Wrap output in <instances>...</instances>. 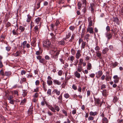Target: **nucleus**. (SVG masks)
Masks as SVG:
<instances>
[{
	"label": "nucleus",
	"instance_id": "nucleus-1",
	"mask_svg": "<svg viewBox=\"0 0 123 123\" xmlns=\"http://www.w3.org/2000/svg\"><path fill=\"white\" fill-rule=\"evenodd\" d=\"M43 44L44 47L49 48L50 47L51 43L48 40H44L43 41Z\"/></svg>",
	"mask_w": 123,
	"mask_h": 123
},
{
	"label": "nucleus",
	"instance_id": "nucleus-2",
	"mask_svg": "<svg viewBox=\"0 0 123 123\" xmlns=\"http://www.w3.org/2000/svg\"><path fill=\"white\" fill-rule=\"evenodd\" d=\"M105 36L108 40H109L112 37V34L109 32H107L105 33Z\"/></svg>",
	"mask_w": 123,
	"mask_h": 123
},
{
	"label": "nucleus",
	"instance_id": "nucleus-3",
	"mask_svg": "<svg viewBox=\"0 0 123 123\" xmlns=\"http://www.w3.org/2000/svg\"><path fill=\"white\" fill-rule=\"evenodd\" d=\"M18 31H19L18 30V28H17L16 30L14 29L12 31V34L14 35L18 36L20 34L19 32Z\"/></svg>",
	"mask_w": 123,
	"mask_h": 123
},
{
	"label": "nucleus",
	"instance_id": "nucleus-4",
	"mask_svg": "<svg viewBox=\"0 0 123 123\" xmlns=\"http://www.w3.org/2000/svg\"><path fill=\"white\" fill-rule=\"evenodd\" d=\"M37 40L36 38L33 37L32 38V41L31 43V45L35 47L36 46V43Z\"/></svg>",
	"mask_w": 123,
	"mask_h": 123
},
{
	"label": "nucleus",
	"instance_id": "nucleus-5",
	"mask_svg": "<svg viewBox=\"0 0 123 123\" xmlns=\"http://www.w3.org/2000/svg\"><path fill=\"white\" fill-rule=\"evenodd\" d=\"M88 26L89 27L92 26V25L93 21L91 17H88Z\"/></svg>",
	"mask_w": 123,
	"mask_h": 123
},
{
	"label": "nucleus",
	"instance_id": "nucleus-6",
	"mask_svg": "<svg viewBox=\"0 0 123 123\" xmlns=\"http://www.w3.org/2000/svg\"><path fill=\"white\" fill-rule=\"evenodd\" d=\"M109 72H106L107 75L105 76V79L106 81H109V80L111 79V77L109 75Z\"/></svg>",
	"mask_w": 123,
	"mask_h": 123
},
{
	"label": "nucleus",
	"instance_id": "nucleus-7",
	"mask_svg": "<svg viewBox=\"0 0 123 123\" xmlns=\"http://www.w3.org/2000/svg\"><path fill=\"white\" fill-rule=\"evenodd\" d=\"M81 53V51L80 50H78L77 51V52L76 55V58L77 59L79 58L81 56L80 54Z\"/></svg>",
	"mask_w": 123,
	"mask_h": 123
},
{
	"label": "nucleus",
	"instance_id": "nucleus-8",
	"mask_svg": "<svg viewBox=\"0 0 123 123\" xmlns=\"http://www.w3.org/2000/svg\"><path fill=\"white\" fill-rule=\"evenodd\" d=\"M38 25H36L34 27V31L36 33V34H38L39 31V30L38 28Z\"/></svg>",
	"mask_w": 123,
	"mask_h": 123
},
{
	"label": "nucleus",
	"instance_id": "nucleus-9",
	"mask_svg": "<svg viewBox=\"0 0 123 123\" xmlns=\"http://www.w3.org/2000/svg\"><path fill=\"white\" fill-rule=\"evenodd\" d=\"M96 55L99 59H102V54L101 52L99 51H97L96 52Z\"/></svg>",
	"mask_w": 123,
	"mask_h": 123
},
{
	"label": "nucleus",
	"instance_id": "nucleus-10",
	"mask_svg": "<svg viewBox=\"0 0 123 123\" xmlns=\"http://www.w3.org/2000/svg\"><path fill=\"white\" fill-rule=\"evenodd\" d=\"M113 78L114 79V82L115 83H117L119 80V78L118 77V76L117 75H115L114 76Z\"/></svg>",
	"mask_w": 123,
	"mask_h": 123
},
{
	"label": "nucleus",
	"instance_id": "nucleus-11",
	"mask_svg": "<svg viewBox=\"0 0 123 123\" xmlns=\"http://www.w3.org/2000/svg\"><path fill=\"white\" fill-rule=\"evenodd\" d=\"M53 82L55 85H60L61 84V82L58 80L56 79H54L53 80Z\"/></svg>",
	"mask_w": 123,
	"mask_h": 123
},
{
	"label": "nucleus",
	"instance_id": "nucleus-12",
	"mask_svg": "<svg viewBox=\"0 0 123 123\" xmlns=\"http://www.w3.org/2000/svg\"><path fill=\"white\" fill-rule=\"evenodd\" d=\"M74 75L75 76L78 78H79L81 77L80 74L78 72V71H75L74 72Z\"/></svg>",
	"mask_w": 123,
	"mask_h": 123
},
{
	"label": "nucleus",
	"instance_id": "nucleus-13",
	"mask_svg": "<svg viewBox=\"0 0 123 123\" xmlns=\"http://www.w3.org/2000/svg\"><path fill=\"white\" fill-rule=\"evenodd\" d=\"M83 70V67L82 66H78L77 68V71L78 72H80Z\"/></svg>",
	"mask_w": 123,
	"mask_h": 123
},
{
	"label": "nucleus",
	"instance_id": "nucleus-14",
	"mask_svg": "<svg viewBox=\"0 0 123 123\" xmlns=\"http://www.w3.org/2000/svg\"><path fill=\"white\" fill-rule=\"evenodd\" d=\"M21 51L20 50L17 51L16 53H14L13 54L14 56L15 57H17L20 56V55L21 54Z\"/></svg>",
	"mask_w": 123,
	"mask_h": 123
},
{
	"label": "nucleus",
	"instance_id": "nucleus-15",
	"mask_svg": "<svg viewBox=\"0 0 123 123\" xmlns=\"http://www.w3.org/2000/svg\"><path fill=\"white\" fill-rule=\"evenodd\" d=\"M92 68L91 64L90 62L88 63L87 66V70H90Z\"/></svg>",
	"mask_w": 123,
	"mask_h": 123
},
{
	"label": "nucleus",
	"instance_id": "nucleus-16",
	"mask_svg": "<svg viewBox=\"0 0 123 123\" xmlns=\"http://www.w3.org/2000/svg\"><path fill=\"white\" fill-rule=\"evenodd\" d=\"M39 62L43 65H45L46 64L47 62H46L45 60L43 58H42Z\"/></svg>",
	"mask_w": 123,
	"mask_h": 123
},
{
	"label": "nucleus",
	"instance_id": "nucleus-17",
	"mask_svg": "<svg viewBox=\"0 0 123 123\" xmlns=\"http://www.w3.org/2000/svg\"><path fill=\"white\" fill-rule=\"evenodd\" d=\"M108 120L107 118L104 117L102 119V123H108Z\"/></svg>",
	"mask_w": 123,
	"mask_h": 123
},
{
	"label": "nucleus",
	"instance_id": "nucleus-18",
	"mask_svg": "<svg viewBox=\"0 0 123 123\" xmlns=\"http://www.w3.org/2000/svg\"><path fill=\"white\" fill-rule=\"evenodd\" d=\"M27 19L26 21L27 22L29 23L30 22L31 19V17L29 14H28L27 15Z\"/></svg>",
	"mask_w": 123,
	"mask_h": 123
},
{
	"label": "nucleus",
	"instance_id": "nucleus-19",
	"mask_svg": "<svg viewBox=\"0 0 123 123\" xmlns=\"http://www.w3.org/2000/svg\"><path fill=\"white\" fill-rule=\"evenodd\" d=\"M53 92L55 93L58 96L60 95V91L56 89H54Z\"/></svg>",
	"mask_w": 123,
	"mask_h": 123
},
{
	"label": "nucleus",
	"instance_id": "nucleus-20",
	"mask_svg": "<svg viewBox=\"0 0 123 123\" xmlns=\"http://www.w3.org/2000/svg\"><path fill=\"white\" fill-rule=\"evenodd\" d=\"M109 49L107 48H105L103 49L102 51V53L103 54H105L108 51Z\"/></svg>",
	"mask_w": 123,
	"mask_h": 123
},
{
	"label": "nucleus",
	"instance_id": "nucleus-21",
	"mask_svg": "<svg viewBox=\"0 0 123 123\" xmlns=\"http://www.w3.org/2000/svg\"><path fill=\"white\" fill-rule=\"evenodd\" d=\"M74 57L73 56H70L68 59H69L71 61V63H72L73 62L74 60Z\"/></svg>",
	"mask_w": 123,
	"mask_h": 123
},
{
	"label": "nucleus",
	"instance_id": "nucleus-22",
	"mask_svg": "<svg viewBox=\"0 0 123 123\" xmlns=\"http://www.w3.org/2000/svg\"><path fill=\"white\" fill-rule=\"evenodd\" d=\"M97 114V112L96 111L93 112L92 111H90L89 113V114L91 116H95Z\"/></svg>",
	"mask_w": 123,
	"mask_h": 123
},
{
	"label": "nucleus",
	"instance_id": "nucleus-23",
	"mask_svg": "<svg viewBox=\"0 0 123 123\" xmlns=\"http://www.w3.org/2000/svg\"><path fill=\"white\" fill-rule=\"evenodd\" d=\"M58 99H59L58 102H59L61 103L62 102V94H61L60 95L58 98Z\"/></svg>",
	"mask_w": 123,
	"mask_h": 123
},
{
	"label": "nucleus",
	"instance_id": "nucleus-24",
	"mask_svg": "<svg viewBox=\"0 0 123 123\" xmlns=\"http://www.w3.org/2000/svg\"><path fill=\"white\" fill-rule=\"evenodd\" d=\"M11 74V73L10 71H6L5 72V75L7 76H9Z\"/></svg>",
	"mask_w": 123,
	"mask_h": 123
},
{
	"label": "nucleus",
	"instance_id": "nucleus-25",
	"mask_svg": "<svg viewBox=\"0 0 123 123\" xmlns=\"http://www.w3.org/2000/svg\"><path fill=\"white\" fill-rule=\"evenodd\" d=\"M49 108L50 110H51L53 112H56L55 109L53 107H52L51 106H49Z\"/></svg>",
	"mask_w": 123,
	"mask_h": 123
},
{
	"label": "nucleus",
	"instance_id": "nucleus-26",
	"mask_svg": "<svg viewBox=\"0 0 123 123\" xmlns=\"http://www.w3.org/2000/svg\"><path fill=\"white\" fill-rule=\"evenodd\" d=\"M95 102L98 105L100 102V100L98 98H94Z\"/></svg>",
	"mask_w": 123,
	"mask_h": 123
},
{
	"label": "nucleus",
	"instance_id": "nucleus-27",
	"mask_svg": "<svg viewBox=\"0 0 123 123\" xmlns=\"http://www.w3.org/2000/svg\"><path fill=\"white\" fill-rule=\"evenodd\" d=\"M26 43L27 41H24L21 44L22 45L21 46H22V47L24 49L25 48L26 46Z\"/></svg>",
	"mask_w": 123,
	"mask_h": 123
},
{
	"label": "nucleus",
	"instance_id": "nucleus-28",
	"mask_svg": "<svg viewBox=\"0 0 123 123\" xmlns=\"http://www.w3.org/2000/svg\"><path fill=\"white\" fill-rule=\"evenodd\" d=\"M113 21L115 22L116 23L118 24V23L119 19L117 18L113 17Z\"/></svg>",
	"mask_w": 123,
	"mask_h": 123
},
{
	"label": "nucleus",
	"instance_id": "nucleus-29",
	"mask_svg": "<svg viewBox=\"0 0 123 123\" xmlns=\"http://www.w3.org/2000/svg\"><path fill=\"white\" fill-rule=\"evenodd\" d=\"M93 29L92 27H89V28H88V29L87 30V31H89V32L90 33H93Z\"/></svg>",
	"mask_w": 123,
	"mask_h": 123
},
{
	"label": "nucleus",
	"instance_id": "nucleus-30",
	"mask_svg": "<svg viewBox=\"0 0 123 123\" xmlns=\"http://www.w3.org/2000/svg\"><path fill=\"white\" fill-rule=\"evenodd\" d=\"M41 20V18L39 17H38L35 20V21L37 24H38L39 22H40Z\"/></svg>",
	"mask_w": 123,
	"mask_h": 123
},
{
	"label": "nucleus",
	"instance_id": "nucleus-31",
	"mask_svg": "<svg viewBox=\"0 0 123 123\" xmlns=\"http://www.w3.org/2000/svg\"><path fill=\"white\" fill-rule=\"evenodd\" d=\"M71 34L70 32L69 31H68L66 32V38H68L70 37L71 36Z\"/></svg>",
	"mask_w": 123,
	"mask_h": 123
},
{
	"label": "nucleus",
	"instance_id": "nucleus-32",
	"mask_svg": "<svg viewBox=\"0 0 123 123\" xmlns=\"http://www.w3.org/2000/svg\"><path fill=\"white\" fill-rule=\"evenodd\" d=\"M47 83L49 86H50L52 85L53 82L51 80H47Z\"/></svg>",
	"mask_w": 123,
	"mask_h": 123
},
{
	"label": "nucleus",
	"instance_id": "nucleus-33",
	"mask_svg": "<svg viewBox=\"0 0 123 123\" xmlns=\"http://www.w3.org/2000/svg\"><path fill=\"white\" fill-rule=\"evenodd\" d=\"M26 99L24 98L23 100L21 101L20 104V105H24L25 103L26 102Z\"/></svg>",
	"mask_w": 123,
	"mask_h": 123
},
{
	"label": "nucleus",
	"instance_id": "nucleus-34",
	"mask_svg": "<svg viewBox=\"0 0 123 123\" xmlns=\"http://www.w3.org/2000/svg\"><path fill=\"white\" fill-rule=\"evenodd\" d=\"M42 51L41 52V50L37 51L35 53V54L37 55H40L42 54Z\"/></svg>",
	"mask_w": 123,
	"mask_h": 123
},
{
	"label": "nucleus",
	"instance_id": "nucleus-35",
	"mask_svg": "<svg viewBox=\"0 0 123 123\" xmlns=\"http://www.w3.org/2000/svg\"><path fill=\"white\" fill-rule=\"evenodd\" d=\"M65 43V42L64 40H62L59 42V44L61 45H64Z\"/></svg>",
	"mask_w": 123,
	"mask_h": 123
},
{
	"label": "nucleus",
	"instance_id": "nucleus-36",
	"mask_svg": "<svg viewBox=\"0 0 123 123\" xmlns=\"http://www.w3.org/2000/svg\"><path fill=\"white\" fill-rule=\"evenodd\" d=\"M85 31V28H83L82 29V33H81V37H83V36L84 35V33Z\"/></svg>",
	"mask_w": 123,
	"mask_h": 123
},
{
	"label": "nucleus",
	"instance_id": "nucleus-37",
	"mask_svg": "<svg viewBox=\"0 0 123 123\" xmlns=\"http://www.w3.org/2000/svg\"><path fill=\"white\" fill-rule=\"evenodd\" d=\"M19 29L21 30V32H23L25 30V28L24 27L22 26H20Z\"/></svg>",
	"mask_w": 123,
	"mask_h": 123
},
{
	"label": "nucleus",
	"instance_id": "nucleus-38",
	"mask_svg": "<svg viewBox=\"0 0 123 123\" xmlns=\"http://www.w3.org/2000/svg\"><path fill=\"white\" fill-rule=\"evenodd\" d=\"M103 96H106L107 95V91L106 90H104L103 91L102 93Z\"/></svg>",
	"mask_w": 123,
	"mask_h": 123
},
{
	"label": "nucleus",
	"instance_id": "nucleus-39",
	"mask_svg": "<svg viewBox=\"0 0 123 123\" xmlns=\"http://www.w3.org/2000/svg\"><path fill=\"white\" fill-rule=\"evenodd\" d=\"M103 74L102 71H99L98 72V75L99 77H100Z\"/></svg>",
	"mask_w": 123,
	"mask_h": 123
},
{
	"label": "nucleus",
	"instance_id": "nucleus-40",
	"mask_svg": "<svg viewBox=\"0 0 123 123\" xmlns=\"http://www.w3.org/2000/svg\"><path fill=\"white\" fill-rule=\"evenodd\" d=\"M5 73H4L3 70L1 69L0 71V75L3 76L5 75Z\"/></svg>",
	"mask_w": 123,
	"mask_h": 123
},
{
	"label": "nucleus",
	"instance_id": "nucleus-41",
	"mask_svg": "<svg viewBox=\"0 0 123 123\" xmlns=\"http://www.w3.org/2000/svg\"><path fill=\"white\" fill-rule=\"evenodd\" d=\"M41 2V1L40 0L38 1L37 3V9H38L40 7V4Z\"/></svg>",
	"mask_w": 123,
	"mask_h": 123
},
{
	"label": "nucleus",
	"instance_id": "nucleus-42",
	"mask_svg": "<svg viewBox=\"0 0 123 123\" xmlns=\"http://www.w3.org/2000/svg\"><path fill=\"white\" fill-rule=\"evenodd\" d=\"M64 97L66 98H69V95L68 93H66L64 94Z\"/></svg>",
	"mask_w": 123,
	"mask_h": 123
},
{
	"label": "nucleus",
	"instance_id": "nucleus-43",
	"mask_svg": "<svg viewBox=\"0 0 123 123\" xmlns=\"http://www.w3.org/2000/svg\"><path fill=\"white\" fill-rule=\"evenodd\" d=\"M118 100L116 96L114 97V99H113V102L115 103L117 102Z\"/></svg>",
	"mask_w": 123,
	"mask_h": 123
},
{
	"label": "nucleus",
	"instance_id": "nucleus-44",
	"mask_svg": "<svg viewBox=\"0 0 123 123\" xmlns=\"http://www.w3.org/2000/svg\"><path fill=\"white\" fill-rule=\"evenodd\" d=\"M9 101V103L10 104L12 105H14V104L15 102V100L13 99L10 100Z\"/></svg>",
	"mask_w": 123,
	"mask_h": 123
},
{
	"label": "nucleus",
	"instance_id": "nucleus-45",
	"mask_svg": "<svg viewBox=\"0 0 123 123\" xmlns=\"http://www.w3.org/2000/svg\"><path fill=\"white\" fill-rule=\"evenodd\" d=\"M86 45V42H83L82 44L81 48L82 49H84Z\"/></svg>",
	"mask_w": 123,
	"mask_h": 123
},
{
	"label": "nucleus",
	"instance_id": "nucleus-46",
	"mask_svg": "<svg viewBox=\"0 0 123 123\" xmlns=\"http://www.w3.org/2000/svg\"><path fill=\"white\" fill-rule=\"evenodd\" d=\"M39 87L38 86H37L36 87V88L34 89V91H33V92H38L39 91Z\"/></svg>",
	"mask_w": 123,
	"mask_h": 123
},
{
	"label": "nucleus",
	"instance_id": "nucleus-47",
	"mask_svg": "<svg viewBox=\"0 0 123 123\" xmlns=\"http://www.w3.org/2000/svg\"><path fill=\"white\" fill-rule=\"evenodd\" d=\"M54 107L55 110H56L57 111H59L60 110V108L59 106L57 105H55Z\"/></svg>",
	"mask_w": 123,
	"mask_h": 123
},
{
	"label": "nucleus",
	"instance_id": "nucleus-48",
	"mask_svg": "<svg viewBox=\"0 0 123 123\" xmlns=\"http://www.w3.org/2000/svg\"><path fill=\"white\" fill-rule=\"evenodd\" d=\"M51 89H49L47 91V94L49 95H51Z\"/></svg>",
	"mask_w": 123,
	"mask_h": 123
},
{
	"label": "nucleus",
	"instance_id": "nucleus-49",
	"mask_svg": "<svg viewBox=\"0 0 123 123\" xmlns=\"http://www.w3.org/2000/svg\"><path fill=\"white\" fill-rule=\"evenodd\" d=\"M42 86H43V89H45L46 87V83L43 81Z\"/></svg>",
	"mask_w": 123,
	"mask_h": 123
},
{
	"label": "nucleus",
	"instance_id": "nucleus-50",
	"mask_svg": "<svg viewBox=\"0 0 123 123\" xmlns=\"http://www.w3.org/2000/svg\"><path fill=\"white\" fill-rule=\"evenodd\" d=\"M36 58L37 59L39 60V62L40 61L41 59L42 58V56L40 55H38L37 56Z\"/></svg>",
	"mask_w": 123,
	"mask_h": 123
},
{
	"label": "nucleus",
	"instance_id": "nucleus-51",
	"mask_svg": "<svg viewBox=\"0 0 123 123\" xmlns=\"http://www.w3.org/2000/svg\"><path fill=\"white\" fill-rule=\"evenodd\" d=\"M13 96L11 95H9V96L8 97L7 99H8L10 101L11 100H12L13 99Z\"/></svg>",
	"mask_w": 123,
	"mask_h": 123
},
{
	"label": "nucleus",
	"instance_id": "nucleus-52",
	"mask_svg": "<svg viewBox=\"0 0 123 123\" xmlns=\"http://www.w3.org/2000/svg\"><path fill=\"white\" fill-rule=\"evenodd\" d=\"M83 58H81L79 60V63L81 65L83 62Z\"/></svg>",
	"mask_w": 123,
	"mask_h": 123
},
{
	"label": "nucleus",
	"instance_id": "nucleus-53",
	"mask_svg": "<svg viewBox=\"0 0 123 123\" xmlns=\"http://www.w3.org/2000/svg\"><path fill=\"white\" fill-rule=\"evenodd\" d=\"M71 52L72 55H74L75 53V50L73 49H72L71 50Z\"/></svg>",
	"mask_w": 123,
	"mask_h": 123
},
{
	"label": "nucleus",
	"instance_id": "nucleus-54",
	"mask_svg": "<svg viewBox=\"0 0 123 123\" xmlns=\"http://www.w3.org/2000/svg\"><path fill=\"white\" fill-rule=\"evenodd\" d=\"M78 9H80L82 6V4L81 3L79 2L78 4Z\"/></svg>",
	"mask_w": 123,
	"mask_h": 123
},
{
	"label": "nucleus",
	"instance_id": "nucleus-55",
	"mask_svg": "<svg viewBox=\"0 0 123 123\" xmlns=\"http://www.w3.org/2000/svg\"><path fill=\"white\" fill-rule=\"evenodd\" d=\"M46 102L45 99H44L43 101H42L41 102V105L42 106H44L45 105Z\"/></svg>",
	"mask_w": 123,
	"mask_h": 123
},
{
	"label": "nucleus",
	"instance_id": "nucleus-56",
	"mask_svg": "<svg viewBox=\"0 0 123 123\" xmlns=\"http://www.w3.org/2000/svg\"><path fill=\"white\" fill-rule=\"evenodd\" d=\"M40 83V81L39 80H37L35 82V85L37 86H38Z\"/></svg>",
	"mask_w": 123,
	"mask_h": 123
},
{
	"label": "nucleus",
	"instance_id": "nucleus-57",
	"mask_svg": "<svg viewBox=\"0 0 123 123\" xmlns=\"http://www.w3.org/2000/svg\"><path fill=\"white\" fill-rule=\"evenodd\" d=\"M100 47L98 46H97L95 48V49L96 51H99L100 50Z\"/></svg>",
	"mask_w": 123,
	"mask_h": 123
},
{
	"label": "nucleus",
	"instance_id": "nucleus-58",
	"mask_svg": "<svg viewBox=\"0 0 123 123\" xmlns=\"http://www.w3.org/2000/svg\"><path fill=\"white\" fill-rule=\"evenodd\" d=\"M62 71L61 70H59L58 72V74L59 75L61 76L62 73Z\"/></svg>",
	"mask_w": 123,
	"mask_h": 123
},
{
	"label": "nucleus",
	"instance_id": "nucleus-59",
	"mask_svg": "<svg viewBox=\"0 0 123 123\" xmlns=\"http://www.w3.org/2000/svg\"><path fill=\"white\" fill-rule=\"evenodd\" d=\"M11 25L10 23L9 22L7 23L6 25V28H8Z\"/></svg>",
	"mask_w": 123,
	"mask_h": 123
},
{
	"label": "nucleus",
	"instance_id": "nucleus-60",
	"mask_svg": "<svg viewBox=\"0 0 123 123\" xmlns=\"http://www.w3.org/2000/svg\"><path fill=\"white\" fill-rule=\"evenodd\" d=\"M93 119L94 117L92 116H89L88 118V120L89 121L92 120Z\"/></svg>",
	"mask_w": 123,
	"mask_h": 123
},
{
	"label": "nucleus",
	"instance_id": "nucleus-61",
	"mask_svg": "<svg viewBox=\"0 0 123 123\" xmlns=\"http://www.w3.org/2000/svg\"><path fill=\"white\" fill-rule=\"evenodd\" d=\"M75 36L74 34H73L71 37V38L69 40V41L70 42H72L73 39H74V37Z\"/></svg>",
	"mask_w": 123,
	"mask_h": 123
},
{
	"label": "nucleus",
	"instance_id": "nucleus-62",
	"mask_svg": "<svg viewBox=\"0 0 123 123\" xmlns=\"http://www.w3.org/2000/svg\"><path fill=\"white\" fill-rule=\"evenodd\" d=\"M63 113L64 114L65 116H67L68 115L67 112L64 110H62Z\"/></svg>",
	"mask_w": 123,
	"mask_h": 123
},
{
	"label": "nucleus",
	"instance_id": "nucleus-63",
	"mask_svg": "<svg viewBox=\"0 0 123 123\" xmlns=\"http://www.w3.org/2000/svg\"><path fill=\"white\" fill-rule=\"evenodd\" d=\"M38 96V94L37 92H36L35 93L33 96V97H35V98H37Z\"/></svg>",
	"mask_w": 123,
	"mask_h": 123
},
{
	"label": "nucleus",
	"instance_id": "nucleus-64",
	"mask_svg": "<svg viewBox=\"0 0 123 123\" xmlns=\"http://www.w3.org/2000/svg\"><path fill=\"white\" fill-rule=\"evenodd\" d=\"M106 87V85L105 84H103L101 86V89H103L105 88Z\"/></svg>",
	"mask_w": 123,
	"mask_h": 123
}]
</instances>
